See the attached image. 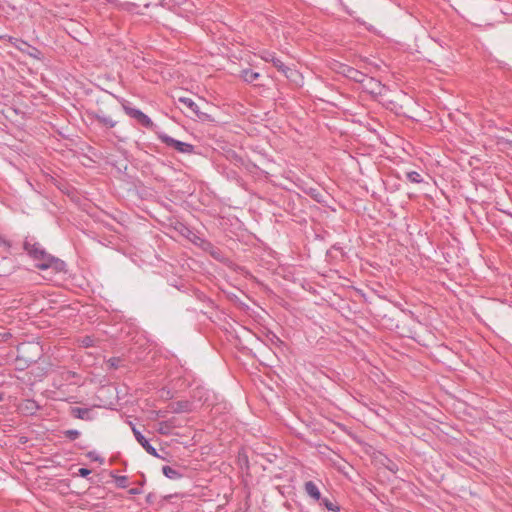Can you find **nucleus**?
<instances>
[{
  "label": "nucleus",
  "mask_w": 512,
  "mask_h": 512,
  "mask_svg": "<svg viewBox=\"0 0 512 512\" xmlns=\"http://www.w3.org/2000/svg\"><path fill=\"white\" fill-rule=\"evenodd\" d=\"M260 74L251 69H244L241 71L242 79L247 83H252L259 78Z\"/></svg>",
  "instance_id": "15"
},
{
  "label": "nucleus",
  "mask_w": 512,
  "mask_h": 512,
  "mask_svg": "<svg viewBox=\"0 0 512 512\" xmlns=\"http://www.w3.org/2000/svg\"><path fill=\"white\" fill-rule=\"evenodd\" d=\"M88 456L90 458H92L93 460H96V461L100 460V458L98 456H96L94 452H89Z\"/></svg>",
  "instance_id": "28"
},
{
  "label": "nucleus",
  "mask_w": 512,
  "mask_h": 512,
  "mask_svg": "<svg viewBox=\"0 0 512 512\" xmlns=\"http://www.w3.org/2000/svg\"><path fill=\"white\" fill-rule=\"evenodd\" d=\"M304 491L305 493L314 501L321 500V492L318 485L313 481H306L304 483Z\"/></svg>",
  "instance_id": "7"
},
{
  "label": "nucleus",
  "mask_w": 512,
  "mask_h": 512,
  "mask_svg": "<svg viewBox=\"0 0 512 512\" xmlns=\"http://www.w3.org/2000/svg\"><path fill=\"white\" fill-rule=\"evenodd\" d=\"M64 435L71 441L76 440L80 436V432L75 429H69L64 432Z\"/></svg>",
  "instance_id": "22"
},
{
  "label": "nucleus",
  "mask_w": 512,
  "mask_h": 512,
  "mask_svg": "<svg viewBox=\"0 0 512 512\" xmlns=\"http://www.w3.org/2000/svg\"><path fill=\"white\" fill-rule=\"evenodd\" d=\"M122 107L128 116L136 120H138L143 113L140 109L131 107L128 102L123 103Z\"/></svg>",
  "instance_id": "14"
},
{
  "label": "nucleus",
  "mask_w": 512,
  "mask_h": 512,
  "mask_svg": "<svg viewBox=\"0 0 512 512\" xmlns=\"http://www.w3.org/2000/svg\"><path fill=\"white\" fill-rule=\"evenodd\" d=\"M115 483L119 488H126L128 485L127 476H113Z\"/></svg>",
  "instance_id": "21"
},
{
  "label": "nucleus",
  "mask_w": 512,
  "mask_h": 512,
  "mask_svg": "<svg viewBox=\"0 0 512 512\" xmlns=\"http://www.w3.org/2000/svg\"><path fill=\"white\" fill-rule=\"evenodd\" d=\"M16 364L18 365L17 368L20 369V370H23L25 369L26 367H28L32 362H34V360L30 359H24L23 357L21 356H17L16 358Z\"/></svg>",
  "instance_id": "20"
},
{
  "label": "nucleus",
  "mask_w": 512,
  "mask_h": 512,
  "mask_svg": "<svg viewBox=\"0 0 512 512\" xmlns=\"http://www.w3.org/2000/svg\"><path fill=\"white\" fill-rule=\"evenodd\" d=\"M158 139L167 146L173 147L180 153L191 154L194 151V146L192 144L176 140L165 133H159Z\"/></svg>",
  "instance_id": "3"
},
{
  "label": "nucleus",
  "mask_w": 512,
  "mask_h": 512,
  "mask_svg": "<svg viewBox=\"0 0 512 512\" xmlns=\"http://www.w3.org/2000/svg\"><path fill=\"white\" fill-rule=\"evenodd\" d=\"M87 116L91 120V124L104 129H112L118 123V121L105 114L102 110L88 112Z\"/></svg>",
  "instance_id": "2"
},
{
  "label": "nucleus",
  "mask_w": 512,
  "mask_h": 512,
  "mask_svg": "<svg viewBox=\"0 0 512 512\" xmlns=\"http://www.w3.org/2000/svg\"><path fill=\"white\" fill-rule=\"evenodd\" d=\"M19 410L26 415H33L39 410V405L35 400L26 399L19 405Z\"/></svg>",
  "instance_id": "8"
},
{
  "label": "nucleus",
  "mask_w": 512,
  "mask_h": 512,
  "mask_svg": "<svg viewBox=\"0 0 512 512\" xmlns=\"http://www.w3.org/2000/svg\"><path fill=\"white\" fill-rule=\"evenodd\" d=\"M166 425L164 423H161V426L159 428V432L161 434H167V431L165 430Z\"/></svg>",
  "instance_id": "27"
},
{
  "label": "nucleus",
  "mask_w": 512,
  "mask_h": 512,
  "mask_svg": "<svg viewBox=\"0 0 512 512\" xmlns=\"http://www.w3.org/2000/svg\"><path fill=\"white\" fill-rule=\"evenodd\" d=\"M91 473V470L88 468H80L78 470V475L81 477H87Z\"/></svg>",
  "instance_id": "24"
},
{
  "label": "nucleus",
  "mask_w": 512,
  "mask_h": 512,
  "mask_svg": "<svg viewBox=\"0 0 512 512\" xmlns=\"http://www.w3.org/2000/svg\"><path fill=\"white\" fill-rule=\"evenodd\" d=\"M268 339H269V341H270L272 344H274V345H279V344H281V343H282V341L280 340V338H279L276 334H274V333L269 334V335H268Z\"/></svg>",
  "instance_id": "23"
},
{
  "label": "nucleus",
  "mask_w": 512,
  "mask_h": 512,
  "mask_svg": "<svg viewBox=\"0 0 512 512\" xmlns=\"http://www.w3.org/2000/svg\"><path fill=\"white\" fill-rule=\"evenodd\" d=\"M343 73L349 79L359 83H363L367 78L365 74L352 67H345Z\"/></svg>",
  "instance_id": "9"
},
{
  "label": "nucleus",
  "mask_w": 512,
  "mask_h": 512,
  "mask_svg": "<svg viewBox=\"0 0 512 512\" xmlns=\"http://www.w3.org/2000/svg\"><path fill=\"white\" fill-rule=\"evenodd\" d=\"M129 493L132 494V495H138V494H141L142 493V490L139 489V488H131L129 490Z\"/></svg>",
  "instance_id": "26"
},
{
  "label": "nucleus",
  "mask_w": 512,
  "mask_h": 512,
  "mask_svg": "<svg viewBox=\"0 0 512 512\" xmlns=\"http://www.w3.org/2000/svg\"><path fill=\"white\" fill-rule=\"evenodd\" d=\"M109 3L115 4L117 6V3H120L118 0H106Z\"/></svg>",
  "instance_id": "29"
},
{
  "label": "nucleus",
  "mask_w": 512,
  "mask_h": 512,
  "mask_svg": "<svg viewBox=\"0 0 512 512\" xmlns=\"http://www.w3.org/2000/svg\"><path fill=\"white\" fill-rule=\"evenodd\" d=\"M24 250L36 262V267L41 270L53 269L56 272H61L65 269V262L48 254L45 249L32 239L24 241Z\"/></svg>",
  "instance_id": "1"
},
{
  "label": "nucleus",
  "mask_w": 512,
  "mask_h": 512,
  "mask_svg": "<svg viewBox=\"0 0 512 512\" xmlns=\"http://www.w3.org/2000/svg\"><path fill=\"white\" fill-rule=\"evenodd\" d=\"M11 337H12V334L10 332L6 331V332L0 333V339L3 340V341H7Z\"/></svg>",
  "instance_id": "25"
},
{
  "label": "nucleus",
  "mask_w": 512,
  "mask_h": 512,
  "mask_svg": "<svg viewBox=\"0 0 512 512\" xmlns=\"http://www.w3.org/2000/svg\"><path fill=\"white\" fill-rule=\"evenodd\" d=\"M137 121L145 128L152 129L154 127V123L151 118L144 113H142Z\"/></svg>",
  "instance_id": "18"
},
{
  "label": "nucleus",
  "mask_w": 512,
  "mask_h": 512,
  "mask_svg": "<svg viewBox=\"0 0 512 512\" xmlns=\"http://www.w3.org/2000/svg\"><path fill=\"white\" fill-rule=\"evenodd\" d=\"M71 414L75 418L81 419V420L89 421V420L93 419L92 410L88 409V408L73 407L71 409Z\"/></svg>",
  "instance_id": "10"
},
{
  "label": "nucleus",
  "mask_w": 512,
  "mask_h": 512,
  "mask_svg": "<svg viewBox=\"0 0 512 512\" xmlns=\"http://www.w3.org/2000/svg\"><path fill=\"white\" fill-rule=\"evenodd\" d=\"M179 102L187 107L197 117L202 118V116H205V113L200 112L198 105L191 98L180 97Z\"/></svg>",
  "instance_id": "11"
},
{
  "label": "nucleus",
  "mask_w": 512,
  "mask_h": 512,
  "mask_svg": "<svg viewBox=\"0 0 512 512\" xmlns=\"http://www.w3.org/2000/svg\"><path fill=\"white\" fill-rule=\"evenodd\" d=\"M367 84L365 85L366 89H368L372 94H381L384 86L380 81L374 78H366Z\"/></svg>",
  "instance_id": "12"
},
{
  "label": "nucleus",
  "mask_w": 512,
  "mask_h": 512,
  "mask_svg": "<svg viewBox=\"0 0 512 512\" xmlns=\"http://www.w3.org/2000/svg\"><path fill=\"white\" fill-rule=\"evenodd\" d=\"M132 432L137 442L148 454H150L153 457L163 459V457L158 454L157 450L150 444V442L145 438V436L134 425H132Z\"/></svg>",
  "instance_id": "5"
},
{
  "label": "nucleus",
  "mask_w": 512,
  "mask_h": 512,
  "mask_svg": "<svg viewBox=\"0 0 512 512\" xmlns=\"http://www.w3.org/2000/svg\"><path fill=\"white\" fill-rule=\"evenodd\" d=\"M260 58L266 62H271L275 68L278 69V71L282 72L286 77H289V72H291V69L287 67L278 57H276V54L269 50H263L260 53Z\"/></svg>",
  "instance_id": "4"
},
{
  "label": "nucleus",
  "mask_w": 512,
  "mask_h": 512,
  "mask_svg": "<svg viewBox=\"0 0 512 512\" xmlns=\"http://www.w3.org/2000/svg\"><path fill=\"white\" fill-rule=\"evenodd\" d=\"M137 5L132 2H120L117 3V8L122 11L132 12Z\"/></svg>",
  "instance_id": "19"
},
{
  "label": "nucleus",
  "mask_w": 512,
  "mask_h": 512,
  "mask_svg": "<svg viewBox=\"0 0 512 512\" xmlns=\"http://www.w3.org/2000/svg\"><path fill=\"white\" fill-rule=\"evenodd\" d=\"M162 472L167 478L171 480H178L182 477V474L171 466H163Z\"/></svg>",
  "instance_id": "13"
},
{
  "label": "nucleus",
  "mask_w": 512,
  "mask_h": 512,
  "mask_svg": "<svg viewBox=\"0 0 512 512\" xmlns=\"http://www.w3.org/2000/svg\"><path fill=\"white\" fill-rule=\"evenodd\" d=\"M3 399H4V395H3V393L0 392V402L3 401Z\"/></svg>",
  "instance_id": "30"
},
{
  "label": "nucleus",
  "mask_w": 512,
  "mask_h": 512,
  "mask_svg": "<svg viewBox=\"0 0 512 512\" xmlns=\"http://www.w3.org/2000/svg\"><path fill=\"white\" fill-rule=\"evenodd\" d=\"M406 177L407 179L411 182V183H422L423 182V178L421 176L420 173H418L417 171H410V172H407L406 174Z\"/></svg>",
  "instance_id": "17"
},
{
  "label": "nucleus",
  "mask_w": 512,
  "mask_h": 512,
  "mask_svg": "<svg viewBox=\"0 0 512 512\" xmlns=\"http://www.w3.org/2000/svg\"><path fill=\"white\" fill-rule=\"evenodd\" d=\"M14 45L18 50L28 54L29 56L35 59H40L42 56V53L36 47L29 45L27 42L23 40H16V43Z\"/></svg>",
  "instance_id": "6"
},
{
  "label": "nucleus",
  "mask_w": 512,
  "mask_h": 512,
  "mask_svg": "<svg viewBox=\"0 0 512 512\" xmlns=\"http://www.w3.org/2000/svg\"><path fill=\"white\" fill-rule=\"evenodd\" d=\"M317 502L319 503V505L324 506L329 511L338 512L340 510V506L336 502L331 501L328 498L321 496V500Z\"/></svg>",
  "instance_id": "16"
}]
</instances>
